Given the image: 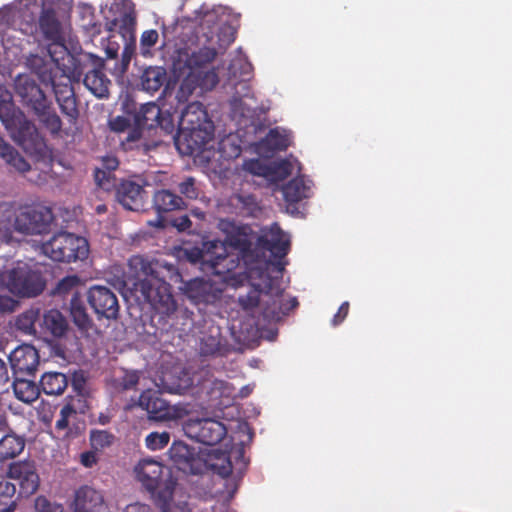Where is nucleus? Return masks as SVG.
Wrapping results in <instances>:
<instances>
[{
  "label": "nucleus",
  "mask_w": 512,
  "mask_h": 512,
  "mask_svg": "<svg viewBox=\"0 0 512 512\" xmlns=\"http://www.w3.org/2000/svg\"><path fill=\"white\" fill-rule=\"evenodd\" d=\"M104 59L92 53H82L78 57L68 55L56 69L43 65L38 68L40 81L51 85L61 113L70 124H76L79 109L73 81H79L84 75L85 87L96 97L105 98L109 94L110 80L103 72Z\"/></svg>",
  "instance_id": "nucleus-1"
},
{
  "label": "nucleus",
  "mask_w": 512,
  "mask_h": 512,
  "mask_svg": "<svg viewBox=\"0 0 512 512\" xmlns=\"http://www.w3.org/2000/svg\"><path fill=\"white\" fill-rule=\"evenodd\" d=\"M128 264L139 280L137 286L144 299L159 314L172 315L177 309V302L168 280L180 277L175 267L142 255L132 256Z\"/></svg>",
  "instance_id": "nucleus-2"
},
{
  "label": "nucleus",
  "mask_w": 512,
  "mask_h": 512,
  "mask_svg": "<svg viewBox=\"0 0 512 512\" xmlns=\"http://www.w3.org/2000/svg\"><path fill=\"white\" fill-rule=\"evenodd\" d=\"M249 278L254 281L246 294H239L238 304L246 312L260 308L265 319L279 320L290 309L283 303V289L279 278L257 267L249 268Z\"/></svg>",
  "instance_id": "nucleus-3"
},
{
  "label": "nucleus",
  "mask_w": 512,
  "mask_h": 512,
  "mask_svg": "<svg viewBox=\"0 0 512 512\" xmlns=\"http://www.w3.org/2000/svg\"><path fill=\"white\" fill-rule=\"evenodd\" d=\"M214 131V124L204 105L198 101L189 103L179 117L175 146L181 154L191 156L213 139Z\"/></svg>",
  "instance_id": "nucleus-4"
},
{
  "label": "nucleus",
  "mask_w": 512,
  "mask_h": 512,
  "mask_svg": "<svg viewBox=\"0 0 512 512\" xmlns=\"http://www.w3.org/2000/svg\"><path fill=\"white\" fill-rule=\"evenodd\" d=\"M134 473L160 512H170L177 485L171 469L153 458H144L137 463Z\"/></svg>",
  "instance_id": "nucleus-5"
},
{
  "label": "nucleus",
  "mask_w": 512,
  "mask_h": 512,
  "mask_svg": "<svg viewBox=\"0 0 512 512\" xmlns=\"http://www.w3.org/2000/svg\"><path fill=\"white\" fill-rule=\"evenodd\" d=\"M257 248L270 252L271 258L256 261L253 266L271 274L276 273L277 277H281L287 265L285 257L290 251V238L278 223H273L270 227L261 230L257 239Z\"/></svg>",
  "instance_id": "nucleus-6"
},
{
  "label": "nucleus",
  "mask_w": 512,
  "mask_h": 512,
  "mask_svg": "<svg viewBox=\"0 0 512 512\" xmlns=\"http://www.w3.org/2000/svg\"><path fill=\"white\" fill-rule=\"evenodd\" d=\"M168 453L174 465L184 473L193 475L202 474L207 470L208 466L223 478L228 477L232 473L233 467L229 457L225 456L219 459L221 461L220 464H208L203 454L183 441H174Z\"/></svg>",
  "instance_id": "nucleus-7"
},
{
  "label": "nucleus",
  "mask_w": 512,
  "mask_h": 512,
  "mask_svg": "<svg viewBox=\"0 0 512 512\" xmlns=\"http://www.w3.org/2000/svg\"><path fill=\"white\" fill-rule=\"evenodd\" d=\"M41 250L55 262L71 263L86 259L89 254V245L84 237L69 232H59L44 242Z\"/></svg>",
  "instance_id": "nucleus-8"
},
{
  "label": "nucleus",
  "mask_w": 512,
  "mask_h": 512,
  "mask_svg": "<svg viewBox=\"0 0 512 512\" xmlns=\"http://www.w3.org/2000/svg\"><path fill=\"white\" fill-rule=\"evenodd\" d=\"M0 283L12 294L36 297L43 292L46 281L38 270L27 264L17 265L0 274Z\"/></svg>",
  "instance_id": "nucleus-9"
},
{
  "label": "nucleus",
  "mask_w": 512,
  "mask_h": 512,
  "mask_svg": "<svg viewBox=\"0 0 512 512\" xmlns=\"http://www.w3.org/2000/svg\"><path fill=\"white\" fill-rule=\"evenodd\" d=\"M187 257L194 264L208 266L215 275H224L233 270L237 263L226 251L223 241L218 239L205 241L201 248H193Z\"/></svg>",
  "instance_id": "nucleus-10"
},
{
  "label": "nucleus",
  "mask_w": 512,
  "mask_h": 512,
  "mask_svg": "<svg viewBox=\"0 0 512 512\" xmlns=\"http://www.w3.org/2000/svg\"><path fill=\"white\" fill-rule=\"evenodd\" d=\"M39 28L44 38L51 43L48 45V54L55 66L65 61L71 53L68 51L62 34L61 23L57 13L52 8H43L39 16Z\"/></svg>",
  "instance_id": "nucleus-11"
},
{
  "label": "nucleus",
  "mask_w": 512,
  "mask_h": 512,
  "mask_svg": "<svg viewBox=\"0 0 512 512\" xmlns=\"http://www.w3.org/2000/svg\"><path fill=\"white\" fill-rule=\"evenodd\" d=\"M55 217L50 207L44 205H25L15 216L14 228L24 234H42L50 230Z\"/></svg>",
  "instance_id": "nucleus-12"
},
{
  "label": "nucleus",
  "mask_w": 512,
  "mask_h": 512,
  "mask_svg": "<svg viewBox=\"0 0 512 512\" xmlns=\"http://www.w3.org/2000/svg\"><path fill=\"white\" fill-rule=\"evenodd\" d=\"M111 24L118 30L119 34L125 41L124 48L121 53L120 62L114 64L111 72L116 77H122L128 70L130 62L135 53L136 38V15L133 10L122 12L116 17Z\"/></svg>",
  "instance_id": "nucleus-13"
},
{
  "label": "nucleus",
  "mask_w": 512,
  "mask_h": 512,
  "mask_svg": "<svg viewBox=\"0 0 512 512\" xmlns=\"http://www.w3.org/2000/svg\"><path fill=\"white\" fill-rule=\"evenodd\" d=\"M183 430L189 438L208 446L218 444L227 434L226 426L212 418H189Z\"/></svg>",
  "instance_id": "nucleus-14"
},
{
  "label": "nucleus",
  "mask_w": 512,
  "mask_h": 512,
  "mask_svg": "<svg viewBox=\"0 0 512 512\" xmlns=\"http://www.w3.org/2000/svg\"><path fill=\"white\" fill-rule=\"evenodd\" d=\"M183 294L196 306L215 305L222 298L223 290L215 283L196 277L183 283Z\"/></svg>",
  "instance_id": "nucleus-15"
},
{
  "label": "nucleus",
  "mask_w": 512,
  "mask_h": 512,
  "mask_svg": "<svg viewBox=\"0 0 512 512\" xmlns=\"http://www.w3.org/2000/svg\"><path fill=\"white\" fill-rule=\"evenodd\" d=\"M236 31L228 25L220 27L217 34L218 47L213 45L203 46L196 51H193L187 58L186 64L191 69L203 68L214 61L218 54V49H226L232 44L236 38Z\"/></svg>",
  "instance_id": "nucleus-16"
},
{
  "label": "nucleus",
  "mask_w": 512,
  "mask_h": 512,
  "mask_svg": "<svg viewBox=\"0 0 512 512\" xmlns=\"http://www.w3.org/2000/svg\"><path fill=\"white\" fill-rule=\"evenodd\" d=\"M87 302L98 319H117L119 315L120 306L118 298L116 294L106 286H91L87 291Z\"/></svg>",
  "instance_id": "nucleus-17"
},
{
  "label": "nucleus",
  "mask_w": 512,
  "mask_h": 512,
  "mask_svg": "<svg viewBox=\"0 0 512 512\" xmlns=\"http://www.w3.org/2000/svg\"><path fill=\"white\" fill-rule=\"evenodd\" d=\"M14 86L22 104L33 113L50 101L37 82L28 75H19Z\"/></svg>",
  "instance_id": "nucleus-18"
},
{
  "label": "nucleus",
  "mask_w": 512,
  "mask_h": 512,
  "mask_svg": "<svg viewBox=\"0 0 512 512\" xmlns=\"http://www.w3.org/2000/svg\"><path fill=\"white\" fill-rule=\"evenodd\" d=\"M8 477L17 481L19 494L29 496L36 492L39 487V476L33 461H19L10 464Z\"/></svg>",
  "instance_id": "nucleus-19"
},
{
  "label": "nucleus",
  "mask_w": 512,
  "mask_h": 512,
  "mask_svg": "<svg viewBox=\"0 0 512 512\" xmlns=\"http://www.w3.org/2000/svg\"><path fill=\"white\" fill-rule=\"evenodd\" d=\"M13 138L30 155L42 156L46 151L44 137L35 124L26 119L19 123L18 128L13 133Z\"/></svg>",
  "instance_id": "nucleus-20"
},
{
  "label": "nucleus",
  "mask_w": 512,
  "mask_h": 512,
  "mask_svg": "<svg viewBox=\"0 0 512 512\" xmlns=\"http://www.w3.org/2000/svg\"><path fill=\"white\" fill-rule=\"evenodd\" d=\"M112 190L115 191L116 201L129 211H139L144 204L143 187L131 180H116Z\"/></svg>",
  "instance_id": "nucleus-21"
},
{
  "label": "nucleus",
  "mask_w": 512,
  "mask_h": 512,
  "mask_svg": "<svg viewBox=\"0 0 512 512\" xmlns=\"http://www.w3.org/2000/svg\"><path fill=\"white\" fill-rule=\"evenodd\" d=\"M9 362L16 376H32L39 365V354L32 345H21L10 353Z\"/></svg>",
  "instance_id": "nucleus-22"
},
{
  "label": "nucleus",
  "mask_w": 512,
  "mask_h": 512,
  "mask_svg": "<svg viewBox=\"0 0 512 512\" xmlns=\"http://www.w3.org/2000/svg\"><path fill=\"white\" fill-rule=\"evenodd\" d=\"M107 505L102 491L83 485L75 492L73 512H105Z\"/></svg>",
  "instance_id": "nucleus-23"
},
{
  "label": "nucleus",
  "mask_w": 512,
  "mask_h": 512,
  "mask_svg": "<svg viewBox=\"0 0 512 512\" xmlns=\"http://www.w3.org/2000/svg\"><path fill=\"white\" fill-rule=\"evenodd\" d=\"M152 203L153 209L158 215L157 222L154 225L161 228L164 227V214L187 208V204L183 197L169 189H160L155 191Z\"/></svg>",
  "instance_id": "nucleus-24"
},
{
  "label": "nucleus",
  "mask_w": 512,
  "mask_h": 512,
  "mask_svg": "<svg viewBox=\"0 0 512 512\" xmlns=\"http://www.w3.org/2000/svg\"><path fill=\"white\" fill-rule=\"evenodd\" d=\"M139 406L147 411L154 420H167L172 416L170 405L160 393L154 390H145L139 397Z\"/></svg>",
  "instance_id": "nucleus-25"
},
{
  "label": "nucleus",
  "mask_w": 512,
  "mask_h": 512,
  "mask_svg": "<svg viewBox=\"0 0 512 512\" xmlns=\"http://www.w3.org/2000/svg\"><path fill=\"white\" fill-rule=\"evenodd\" d=\"M119 166V161L114 155H106L101 159V167L94 171L96 184L103 190L109 192L115 185L117 178L113 175Z\"/></svg>",
  "instance_id": "nucleus-26"
},
{
  "label": "nucleus",
  "mask_w": 512,
  "mask_h": 512,
  "mask_svg": "<svg viewBox=\"0 0 512 512\" xmlns=\"http://www.w3.org/2000/svg\"><path fill=\"white\" fill-rule=\"evenodd\" d=\"M167 82V72L161 66L146 67L140 75V87L143 91L153 95Z\"/></svg>",
  "instance_id": "nucleus-27"
},
{
  "label": "nucleus",
  "mask_w": 512,
  "mask_h": 512,
  "mask_svg": "<svg viewBox=\"0 0 512 512\" xmlns=\"http://www.w3.org/2000/svg\"><path fill=\"white\" fill-rule=\"evenodd\" d=\"M199 352L201 356H225L229 352V347L218 331L215 335L204 334L200 338Z\"/></svg>",
  "instance_id": "nucleus-28"
},
{
  "label": "nucleus",
  "mask_w": 512,
  "mask_h": 512,
  "mask_svg": "<svg viewBox=\"0 0 512 512\" xmlns=\"http://www.w3.org/2000/svg\"><path fill=\"white\" fill-rule=\"evenodd\" d=\"M289 144L288 136L280 131L279 128H273L258 142L257 147L261 153L272 154L277 151L286 150Z\"/></svg>",
  "instance_id": "nucleus-29"
},
{
  "label": "nucleus",
  "mask_w": 512,
  "mask_h": 512,
  "mask_svg": "<svg viewBox=\"0 0 512 512\" xmlns=\"http://www.w3.org/2000/svg\"><path fill=\"white\" fill-rule=\"evenodd\" d=\"M39 122L49 131L52 137H59L62 132V120L53 108L52 101L35 111Z\"/></svg>",
  "instance_id": "nucleus-30"
},
{
  "label": "nucleus",
  "mask_w": 512,
  "mask_h": 512,
  "mask_svg": "<svg viewBox=\"0 0 512 512\" xmlns=\"http://www.w3.org/2000/svg\"><path fill=\"white\" fill-rule=\"evenodd\" d=\"M68 386V378L61 372H46L40 379V387L46 395L59 396Z\"/></svg>",
  "instance_id": "nucleus-31"
},
{
  "label": "nucleus",
  "mask_w": 512,
  "mask_h": 512,
  "mask_svg": "<svg viewBox=\"0 0 512 512\" xmlns=\"http://www.w3.org/2000/svg\"><path fill=\"white\" fill-rule=\"evenodd\" d=\"M70 315L74 324L83 331L92 328L93 321L87 313L85 303L78 292H73L70 300Z\"/></svg>",
  "instance_id": "nucleus-32"
},
{
  "label": "nucleus",
  "mask_w": 512,
  "mask_h": 512,
  "mask_svg": "<svg viewBox=\"0 0 512 512\" xmlns=\"http://www.w3.org/2000/svg\"><path fill=\"white\" fill-rule=\"evenodd\" d=\"M161 115V108L157 104L149 102L140 107L139 111L134 116V122L137 125L143 126L145 129H155L157 128V124H159L158 121Z\"/></svg>",
  "instance_id": "nucleus-33"
},
{
  "label": "nucleus",
  "mask_w": 512,
  "mask_h": 512,
  "mask_svg": "<svg viewBox=\"0 0 512 512\" xmlns=\"http://www.w3.org/2000/svg\"><path fill=\"white\" fill-rule=\"evenodd\" d=\"M310 186L306 184L303 177H296L290 180L282 188L285 201L289 204L298 203L309 197Z\"/></svg>",
  "instance_id": "nucleus-34"
},
{
  "label": "nucleus",
  "mask_w": 512,
  "mask_h": 512,
  "mask_svg": "<svg viewBox=\"0 0 512 512\" xmlns=\"http://www.w3.org/2000/svg\"><path fill=\"white\" fill-rule=\"evenodd\" d=\"M25 447L24 438L16 434H7L0 439V461L17 457Z\"/></svg>",
  "instance_id": "nucleus-35"
},
{
  "label": "nucleus",
  "mask_w": 512,
  "mask_h": 512,
  "mask_svg": "<svg viewBox=\"0 0 512 512\" xmlns=\"http://www.w3.org/2000/svg\"><path fill=\"white\" fill-rule=\"evenodd\" d=\"M42 325L54 337L63 336L68 328L66 318L56 309H51L44 313Z\"/></svg>",
  "instance_id": "nucleus-36"
},
{
  "label": "nucleus",
  "mask_w": 512,
  "mask_h": 512,
  "mask_svg": "<svg viewBox=\"0 0 512 512\" xmlns=\"http://www.w3.org/2000/svg\"><path fill=\"white\" fill-rule=\"evenodd\" d=\"M223 243L226 249L227 246H229L239 251L243 256H246L251 251L252 247V242L242 227H233V230L227 234Z\"/></svg>",
  "instance_id": "nucleus-37"
},
{
  "label": "nucleus",
  "mask_w": 512,
  "mask_h": 512,
  "mask_svg": "<svg viewBox=\"0 0 512 512\" xmlns=\"http://www.w3.org/2000/svg\"><path fill=\"white\" fill-rule=\"evenodd\" d=\"M12 385L16 398L24 403H32L39 396V386L31 380L16 376Z\"/></svg>",
  "instance_id": "nucleus-38"
},
{
  "label": "nucleus",
  "mask_w": 512,
  "mask_h": 512,
  "mask_svg": "<svg viewBox=\"0 0 512 512\" xmlns=\"http://www.w3.org/2000/svg\"><path fill=\"white\" fill-rule=\"evenodd\" d=\"M0 156L15 170L24 173L30 170V164L26 159L19 154V152L6 143L3 138L0 137Z\"/></svg>",
  "instance_id": "nucleus-39"
},
{
  "label": "nucleus",
  "mask_w": 512,
  "mask_h": 512,
  "mask_svg": "<svg viewBox=\"0 0 512 512\" xmlns=\"http://www.w3.org/2000/svg\"><path fill=\"white\" fill-rule=\"evenodd\" d=\"M77 410L70 402L62 406L58 419L55 422V430L63 438H72L74 433L70 426L72 418H76Z\"/></svg>",
  "instance_id": "nucleus-40"
},
{
  "label": "nucleus",
  "mask_w": 512,
  "mask_h": 512,
  "mask_svg": "<svg viewBox=\"0 0 512 512\" xmlns=\"http://www.w3.org/2000/svg\"><path fill=\"white\" fill-rule=\"evenodd\" d=\"M16 485L8 480L0 481V512H14L16 509Z\"/></svg>",
  "instance_id": "nucleus-41"
},
{
  "label": "nucleus",
  "mask_w": 512,
  "mask_h": 512,
  "mask_svg": "<svg viewBox=\"0 0 512 512\" xmlns=\"http://www.w3.org/2000/svg\"><path fill=\"white\" fill-rule=\"evenodd\" d=\"M89 440L95 451H102L114 443L115 436L106 430H91Z\"/></svg>",
  "instance_id": "nucleus-42"
},
{
  "label": "nucleus",
  "mask_w": 512,
  "mask_h": 512,
  "mask_svg": "<svg viewBox=\"0 0 512 512\" xmlns=\"http://www.w3.org/2000/svg\"><path fill=\"white\" fill-rule=\"evenodd\" d=\"M178 191L180 194L189 199V200H196L200 196L202 190L200 187V184L197 182V180L192 176L185 177L179 184H178Z\"/></svg>",
  "instance_id": "nucleus-43"
},
{
  "label": "nucleus",
  "mask_w": 512,
  "mask_h": 512,
  "mask_svg": "<svg viewBox=\"0 0 512 512\" xmlns=\"http://www.w3.org/2000/svg\"><path fill=\"white\" fill-rule=\"evenodd\" d=\"M81 280L77 275H68L61 279L55 288L53 289V294L58 296H66L69 293H72L74 289H76Z\"/></svg>",
  "instance_id": "nucleus-44"
},
{
  "label": "nucleus",
  "mask_w": 512,
  "mask_h": 512,
  "mask_svg": "<svg viewBox=\"0 0 512 512\" xmlns=\"http://www.w3.org/2000/svg\"><path fill=\"white\" fill-rule=\"evenodd\" d=\"M38 317V311L28 310L20 314L16 320V326L19 330L32 334L35 333V322Z\"/></svg>",
  "instance_id": "nucleus-45"
},
{
  "label": "nucleus",
  "mask_w": 512,
  "mask_h": 512,
  "mask_svg": "<svg viewBox=\"0 0 512 512\" xmlns=\"http://www.w3.org/2000/svg\"><path fill=\"white\" fill-rule=\"evenodd\" d=\"M169 441L170 433L167 431L151 432L145 438L146 447L153 451L163 449L168 445Z\"/></svg>",
  "instance_id": "nucleus-46"
},
{
  "label": "nucleus",
  "mask_w": 512,
  "mask_h": 512,
  "mask_svg": "<svg viewBox=\"0 0 512 512\" xmlns=\"http://www.w3.org/2000/svg\"><path fill=\"white\" fill-rule=\"evenodd\" d=\"M139 383V374L136 371H125L122 377L115 380V388L118 391L133 390Z\"/></svg>",
  "instance_id": "nucleus-47"
},
{
  "label": "nucleus",
  "mask_w": 512,
  "mask_h": 512,
  "mask_svg": "<svg viewBox=\"0 0 512 512\" xmlns=\"http://www.w3.org/2000/svg\"><path fill=\"white\" fill-rule=\"evenodd\" d=\"M159 34L157 30H145L140 37V50L142 55L150 54L151 48L158 42Z\"/></svg>",
  "instance_id": "nucleus-48"
},
{
  "label": "nucleus",
  "mask_w": 512,
  "mask_h": 512,
  "mask_svg": "<svg viewBox=\"0 0 512 512\" xmlns=\"http://www.w3.org/2000/svg\"><path fill=\"white\" fill-rule=\"evenodd\" d=\"M0 90V120L7 124L12 116L13 103L11 95L7 91H3L2 88Z\"/></svg>",
  "instance_id": "nucleus-49"
},
{
  "label": "nucleus",
  "mask_w": 512,
  "mask_h": 512,
  "mask_svg": "<svg viewBox=\"0 0 512 512\" xmlns=\"http://www.w3.org/2000/svg\"><path fill=\"white\" fill-rule=\"evenodd\" d=\"M71 386L78 396L84 398L87 394L86 376L84 371L78 370L72 374Z\"/></svg>",
  "instance_id": "nucleus-50"
},
{
  "label": "nucleus",
  "mask_w": 512,
  "mask_h": 512,
  "mask_svg": "<svg viewBox=\"0 0 512 512\" xmlns=\"http://www.w3.org/2000/svg\"><path fill=\"white\" fill-rule=\"evenodd\" d=\"M145 129L143 126L135 124L134 127L130 128L127 132V136L123 140V145L129 149L133 148L134 143H137L142 138V130Z\"/></svg>",
  "instance_id": "nucleus-51"
},
{
  "label": "nucleus",
  "mask_w": 512,
  "mask_h": 512,
  "mask_svg": "<svg viewBox=\"0 0 512 512\" xmlns=\"http://www.w3.org/2000/svg\"><path fill=\"white\" fill-rule=\"evenodd\" d=\"M158 122H159V124H157V128H160L165 133L170 134L174 131V128H175L174 122H173L172 116L169 112L162 111V115L160 116V119Z\"/></svg>",
  "instance_id": "nucleus-52"
},
{
  "label": "nucleus",
  "mask_w": 512,
  "mask_h": 512,
  "mask_svg": "<svg viewBox=\"0 0 512 512\" xmlns=\"http://www.w3.org/2000/svg\"><path fill=\"white\" fill-rule=\"evenodd\" d=\"M172 226L179 232H190L192 229V221L188 215H181L172 220Z\"/></svg>",
  "instance_id": "nucleus-53"
},
{
  "label": "nucleus",
  "mask_w": 512,
  "mask_h": 512,
  "mask_svg": "<svg viewBox=\"0 0 512 512\" xmlns=\"http://www.w3.org/2000/svg\"><path fill=\"white\" fill-rule=\"evenodd\" d=\"M18 305V301L8 295H0V313H12Z\"/></svg>",
  "instance_id": "nucleus-54"
},
{
  "label": "nucleus",
  "mask_w": 512,
  "mask_h": 512,
  "mask_svg": "<svg viewBox=\"0 0 512 512\" xmlns=\"http://www.w3.org/2000/svg\"><path fill=\"white\" fill-rule=\"evenodd\" d=\"M349 302L345 301L343 302L337 313L334 315L333 319H332V325L333 326H338L340 325L345 319L346 317L348 316V313H349Z\"/></svg>",
  "instance_id": "nucleus-55"
},
{
  "label": "nucleus",
  "mask_w": 512,
  "mask_h": 512,
  "mask_svg": "<svg viewBox=\"0 0 512 512\" xmlns=\"http://www.w3.org/2000/svg\"><path fill=\"white\" fill-rule=\"evenodd\" d=\"M112 38L113 37H110L108 39V43L105 48V53H106L107 59L115 60V64H116L117 62L118 63L120 62V60L119 61L117 60L120 46L116 41H113Z\"/></svg>",
  "instance_id": "nucleus-56"
},
{
  "label": "nucleus",
  "mask_w": 512,
  "mask_h": 512,
  "mask_svg": "<svg viewBox=\"0 0 512 512\" xmlns=\"http://www.w3.org/2000/svg\"><path fill=\"white\" fill-rule=\"evenodd\" d=\"M219 82L218 75L215 71H208L205 73L201 85L206 89H213Z\"/></svg>",
  "instance_id": "nucleus-57"
},
{
  "label": "nucleus",
  "mask_w": 512,
  "mask_h": 512,
  "mask_svg": "<svg viewBox=\"0 0 512 512\" xmlns=\"http://www.w3.org/2000/svg\"><path fill=\"white\" fill-rule=\"evenodd\" d=\"M130 124L128 119L122 116H118L111 122V128L114 131L122 132L129 128Z\"/></svg>",
  "instance_id": "nucleus-58"
},
{
  "label": "nucleus",
  "mask_w": 512,
  "mask_h": 512,
  "mask_svg": "<svg viewBox=\"0 0 512 512\" xmlns=\"http://www.w3.org/2000/svg\"><path fill=\"white\" fill-rule=\"evenodd\" d=\"M217 14L214 11H206L200 21V25H207L209 29H212L216 24Z\"/></svg>",
  "instance_id": "nucleus-59"
},
{
  "label": "nucleus",
  "mask_w": 512,
  "mask_h": 512,
  "mask_svg": "<svg viewBox=\"0 0 512 512\" xmlns=\"http://www.w3.org/2000/svg\"><path fill=\"white\" fill-rule=\"evenodd\" d=\"M97 462V456L95 452L88 451L81 454V463L88 468H91Z\"/></svg>",
  "instance_id": "nucleus-60"
},
{
  "label": "nucleus",
  "mask_w": 512,
  "mask_h": 512,
  "mask_svg": "<svg viewBox=\"0 0 512 512\" xmlns=\"http://www.w3.org/2000/svg\"><path fill=\"white\" fill-rule=\"evenodd\" d=\"M50 509V501L44 496H38L35 500L36 512H48Z\"/></svg>",
  "instance_id": "nucleus-61"
},
{
  "label": "nucleus",
  "mask_w": 512,
  "mask_h": 512,
  "mask_svg": "<svg viewBox=\"0 0 512 512\" xmlns=\"http://www.w3.org/2000/svg\"><path fill=\"white\" fill-rule=\"evenodd\" d=\"M125 512H153L151 507L147 504L134 503L126 507Z\"/></svg>",
  "instance_id": "nucleus-62"
},
{
  "label": "nucleus",
  "mask_w": 512,
  "mask_h": 512,
  "mask_svg": "<svg viewBox=\"0 0 512 512\" xmlns=\"http://www.w3.org/2000/svg\"><path fill=\"white\" fill-rule=\"evenodd\" d=\"M9 379L7 365L2 359H0V385L7 384Z\"/></svg>",
  "instance_id": "nucleus-63"
},
{
  "label": "nucleus",
  "mask_w": 512,
  "mask_h": 512,
  "mask_svg": "<svg viewBox=\"0 0 512 512\" xmlns=\"http://www.w3.org/2000/svg\"><path fill=\"white\" fill-rule=\"evenodd\" d=\"M85 29L92 35V36H96V35H99L101 33V23H97V22H92V21H89V23H87L85 25Z\"/></svg>",
  "instance_id": "nucleus-64"
}]
</instances>
